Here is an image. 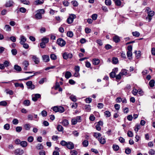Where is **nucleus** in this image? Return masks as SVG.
<instances>
[{"label": "nucleus", "mask_w": 155, "mask_h": 155, "mask_svg": "<svg viewBox=\"0 0 155 155\" xmlns=\"http://www.w3.org/2000/svg\"><path fill=\"white\" fill-rule=\"evenodd\" d=\"M136 57L137 58H138L141 55V52L140 51H135Z\"/></svg>", "instance_id": "nucleus-35"}, {"label": "nucleus", "mask_w": 155, "mask_h": 155, "mask_svg": "<svg viewBox=\"0 0 155 155\" xmlns=\"http://www.w3.org/2000/svg\"><path fill=\"white\" fill-rule=\"evenodd\" d=\"M32 58L36 64H38L39 63V59L36 56L33 55Z\"/></svg>", "instance_id": "nucleus-15"}, {"label": "nucleus", "mask_w": 155, "mask_h": 155, "mask_svg": "<svg viewBox=\"0 0 155 155\" xmlns=\"http://www.w3.org/2000/svg\"><path fill=\"white\" fill-rule=\"evenodd\" d=\"M14 3L12 1H9L6 2L5 5L6 7H10L12 6Z\"/></svg>", "instance_id": "nucleus-13"}, {"label": "nucleus", "mask_w": 155, "mask_h": 155, "mask_svg": "<svg viewBox=\"0 0 155 155\" xmlns=\"http://www.w3.org/2000/svg\"><path fill=\"white\" fill-rule=\"evenodd\" d=\"M14 69L18 72H20L21 71V68L19 66L16 64L14 65Z\"/></svg>", "instance_id": "nucleus-17"}, {"label": "nucleus", "mask_w": 155, "mask_h": 155, "mask_svg": "<svg viewBox=\"0 0 155 155\" xmlns=\"http://www.w3.org/2000/svg\"><path fill=\"white\" fill-rule=\"evenodd\" d=\"M71 3L73 6L74 7H76L78 6V2L76 1H72Z\"/></svg>", "instance_id": "nucleus-59"}, {"label": "nucleus", "mask_w": 155, "mask_h": 155, "mask_svg": "<svg viewBox=\"0 0 155 155\" xmlns=\"http://www.w3.org/2000/svg\"><path fill=\"white\" fill-rule=\"evenodd\" d=\"M50 58L52 60H55L57 59V56L54 54H52L50 55Z\"/></svg>", "instance_id": "nucleus-41"}, {"label": "nucleus", "mask_w": 155, "mask_h": 155, "mask_svg": "<svg viewBox=\"0 0 155 155\" xmlns=\"http://www.w3.org/2000/svg\"><path fill=\"white\" fill-rule=\"evenodd\" d=\"M3 64L5 67H7L9 66V64H10V62L8 61H5L4 62Z\"/></svg>", "instance_id": "nucleus-60"}, {"label": "nucleus", "mask_w": 155, "mask_h": 155, "mask_svg": "<svg viewBox=\"0 0 155 155\" xmlns=\"http://www.w3.org/2000/svg\"><path fill=\"white\" fill-rule=\"evenodd\" d=\"M73 57L72 54L71 53L64 52L63 54V57L64 59L67 60L68 58L71 59Z\"/></svg>", "instance_id": "nucleus-5"}, {"label": "nucleus", "mask_w": 155, "mask_h": 155, "mask_svg": "<svg viewBox=\"0 0 155 155\" xmlns=\"http://www.w3.org/2000/svg\"><path fill=\"white\" fill-rule=\"evenodd\" d=\"M15 85L16 87H20L22 88V89L24 88V85L22 83L19 84L18 83H16L15 84Z\"/></svg>", "instance_id": "nucleus-28"}, {"label": "nucleus", "mask_w": 155, "mask_h": 155, "mask_svg": "<svg viewBox=\"0 0 155 155\" xmlns=\"http://www.w3.org/2000/svg\"><path fill=\"white\" fill-rule=\"evenodd\" d=\"M81 121V117L78 116L75 117L71 120L72 124L74 125L77 124V122H80Z\"/></svg>", "instance_id": "nucleus-2"}, {"label": "nucleus", "mask_w": 155, "mask_h": 155, "mask_svg": "<svg viewBox=\"0 0 155 155\" xmlns=\"http://www.w3.org/2000/svg\"><path fill=\"white\" fill-rule=\"evenodd\" d=\"M118 61V59L117 58L114 57L112 59V62L113 64H116Z\"/></svg>", "instance_id": "nucleus-42"}, {"label": "nucleus", "mask_w": 155, "mask_h": 155, "mask_svg": "<svg viewBox=\"0 0 155 155\" xmlns=\"http://www.w3.org/2000/svg\"><path fill=\"white\" fill-rule=\"evenodd\" d=\"M15 130L17 132H20L22 130V127L21 126H18L16 128Z\"/></svg>", "instance_id": "nucleus-49"}, {"label": "nucleus", "mask_w": 155, "mask_h": 155, "mask_svg": "<svg viewBox=\"0 0 155 155\" xmlns=\"http://www.w3.org/2000/svg\"><path fill=\"white\" fill-rule=\"evenodd\" d=\"M127 136L129 137H132L133 136L132 132L130 131H128L127 133Z\"/></svg>", "instance_id": "nucleus-62"}, {"label": "nucleus", "mask_w": 155, "mask_h": 155, "mask_svg": "<svg viewBox=\"0 0 155 155\" xmlns=\"http://www.w3.org/2000/svg\"><path fill=\"white\" fill-rule=\"evenodd\" d=\"M132 93L134 95H136L138 93V90L135 88H134L132 91Z\"/></svg>", "instance_id": "nucleus-48"}, {"label": "nucleus", "mask_w": 155, "mask_h": 155, "mask_svg": "<svg viewBox=\"0 0 155 155\" xmlns=\"http://www.w3.org/2000/svg\"><path fill=\"white\" fill-rule=\"evenodd\" d=\"M57 129L59 131H62L63 130V127L61 125H58L57 127Z\"/></svg>", "instance_id": "nucleus-47"}, {"label": "nucleus", "mask_w": 155, "mask_h": 155, "mask_svg": "<svg viewBox=\"0 0 155 155\" xmlns=\"http://www.w3.org/2000/svg\"><path fill=\"white\" fill-rule=\"evenodd\" d=\"M91 106L90 105H85L84 107L85 110L87 112H89L91 110Z\"/></svg>", "instance_id": "nucleus-23"}, {"label": "nucleus", "mask_w": 155, "mask_h": 155, "mask_svg": "<svg viewBox=\"0 0 155 155\" xmlns=\"http://www.w3.org/2000/svg\"><path fill=\"white\" fill-rule=\"evenodd\" d=\"M127 57L129 59H131L132 58V51H127Z\"/></svg>", "instance_id": "nucleus-25"}, {"label": "nucleus", "mask_w": 155, "mask_h": 155, "mask_svg": "<svg viewBox=\"0 0 155 155\" xmlns=\"http://www.w3.org/2000/svg\"><path fill=\"white\" fill-rule=\"evenodd\" d=\"M23 153V150L20 149H17L14 151V153L15 155H22Z\"/></svg>", "instance_id": "nucleus-7"}, {"label": "nucleus", "mask_w": 155, "mask_h": 155, "mask_svg": "<svg viewBox=\"0 0 155 155\" xmlns=\"http://www.w3.org/2000/svg\"><path fill=\"white\" fill-rule=\"evenodd\" d=\"M41 41L46 44L49 42V38H44L41 39Z\"/></svg>", "instance_id": "nucleus-32"}, {"label": "nucleus", "mask_w": 155, "mask_h": 155, "mask_svg": "<svg viewBox=\"0 0 155 155\" xmlns=\"http://www.w3.org/2000/svg\"><path fill=\"white\" fill-rule=\"evenodd\" d=\"M68 142H66L64 140H62L61 141L60 144H61L63 146H67V144Z\"/></svg>", "instance_id": "nucleus-58"}, {"label": "nucleus", "mask_w": 155, "mask_h": 155, "mask_svg": "<svg viewBox=\"0 0 155 155\" xmlns=\"http://www.w3.org/2000/svg\"><path fill=\"white\" fill-rule=\"evenodd\" d=\"M18 122V120L17 119H14L12 120V123L14 125L17 124Z\"/></svg>", "instance_id": "nucleus-51"}, {"label": "nucleus", "mask_w": 155, "mask_h": 155, "mask_svg": "<svg viewBox=\"0 0 155 155\" xmlns=\"http://www.w3.org/2000/svg\"><path fill=\"white\" fill-rule=\"evenodd\" d=\"M133 35L136 37H138L139 36L140 34V33L138 31H134L132 32Z\"/></svg>", "instance_id": "nucleus-46"}, {"label": "nucleus", "mask_w": 155, "mask_h": 155, "mask_svg": "<svg viewBox=\"0 0 155 155\" xmlns=\"http://www.w3.org/2000/svg\"><path fill=\"white\" fill-rule=\"evenodd\" d=\"M71 155H77L78 152L75 150H71L70 152Z\"/></svg>", "instance_id": "nucleus-43"}, {"label": "nucleus", "mask_w": 155, "mask_h": 155, "mask_svg": "<svg viewBox=\"0 0 155 155\" xmlns=\"http://www.w3.org/2000/svg\"><path fill=\"white\" fill-rule=\"evenodd\" d=\"M46 81V78H42L39 81V83L41 84H42L45 81Z\"/></svg>", "instance_id": "nucleus-55"}, {"label": "nucleus", "mask_w": 155, "mask_h": 155, "mask_svg": "<svg viewBox=\"0 0 155 155\" xmlns=\"http://www.w3.org/2000/svg\"><path fill=\"white\" fill-rule=\"evenodd\" d=\"M105 4L107 5H111V2L110 0H105Z\"/></svg>", "instance_id": "nucleus-56"}, {"label": "nucleus", "mask_w": 155, "mask_h": 155, "mask_svg": "<svg viewBox=\"0 0 155 155\" xmlns=\"http://www.w3.org/2000/svg\"><path fill=\"white\" fill-rule=\"evenodd\" d=\"M57 43L60 46L63 47L65 45L66 42L63 39L59 38L58 39Z\"/></svg>", "instance_id": "nucleus-6"}, {"label": "nucleus", "mask_w": 155, "mask_h": 155, "mask_svg": "<svg viewBox=\"0 0 155 155\" xmlns=\"http://www.w3.org/2000/svg\"><path fill=\"white\" fill-rule=\"evenodd\" d=\"M78 107V104L76 103H73L71 106V107L73 109H76Z\"/></svg>", "instance_id": "nucleus-63"}, {"label": "nucleus", "mask_w": 155, "mask_h": 155, "mask_svg": "<svg viewBox=\"0 0 155 155\" xmlns=\"http://www.w3.org/2000/svg\"><path fill=\"white\" fill-rule=\"evenodd\" d=\"M40 97L41 95L39 94H35L34 96L32 97V100L34 101H36L38 100V99Z\"/></svg>", "instance_id": "nucleus-11"}, {"label": "nucleus", "mask_w": 155, "mask_h": 155, "mask_svg": "<svg viewBox=\"0 0 155 155\" xmlns=\"http://www.w3.org/2000/svg\"><path fill=\"white\" fill-rule=\"evenodd\" d=\"M20 11L22 13H25L26 12V9L23 7H21L19 8Z\"/></svg>", "instance_id": "nucleus-64"}, {"label": "nucleus", "mask_w": 155, "mask_h": 155, "mask_svg": "<svg viewBox=\"0 0 155 155\" xmlns=\"http://www.w3.org/2000/svg\"><path fill=\"white\" fill-rule=\"evenodd\" d=\"M22 65L24 66V69L25 70H27V68L29 65V63L28 61L26 60L24 61L22 63Z\"/></svg>", "instance_id": "nucleus-9"}, {"label": "nucleus", "mask_w": 155, "mask_h": 155, "mask_svg": "<svg viewBox=\"0 0 155 155\" xmlns=\"http://www.w3.org/2000/svg\"><path fill=\"white\" fill-rule=\"evenodd\" d=\"M93 136L94 137L98 139V138L101 137V134L97 132H94V134Z\"/></svg>", "instance_id": "nucleus-21"}, {"label": "nucleus", "mask_w": 155, "mask_h": 155, "mask_svg": "<svg viewBox=\"0 0 155 155\" xmlns=\"http://www.w3.org/2000/svg\"><path fill=\"white\" fill-rule=\"evenodd\" d=\"M154 84L155 81L153 79L151 80L149 82V85L151 87H153L154 86Z\"/></svg>", "instance_id": "nucleus-29"}, {"label": "nucleus", "mask_w": 155, "mask_h": 155, "mask_svg": "<svg viewBox=\"0 0 155 155\" xmlns=\"http://www.w3.org/2000/svg\"><path fill=\"white\" fill-rule=\"evenodd\" d=\"M21 145L23 147H25L27 145V143L26 141H22L20 143Z\"/></svg>", "instance_id": "nucleus-34"}, {"label": "nucleus", "mask_w": 155, "mask_h": 155, "mask_svg": "<svg viewBox=\"0 0 155 155\" xmlns=\"http://www.w3.org/2000/svg\"><path fill=\"white\" fill-rule=\"evenodd\" d=\"M148 153L150 155H154L155 151L154 150L151 149L149 151Z\"/></svg>", "instance_id": "nucleus-44"}, {"label": "nucleus", "mask_w": 155, "mask_h": 155, "mask_svg": "<svg viewBox=\"0 0 155 155\" xmlns=\"http://www.w3.org/2000/svg\"><path fill=\"white\" fill-rule=\"evenodd\" d=\"M154 12L153 11H150L147 12V16L146 18V20L150 22L151 20L152 17L154 15Z\"/></svg>", "instance_id": "nucleus-1"}, {"label": "nucleus", "mask_w": 155, "mask_h": 155, "mask_svg": "<svg viewBox=\"0 0 155 155\" xmlns=\"http://www.w3.org/2000/svg\"><path fill=\"white\" fill-rule=\"evenodd\" d=\"M98 140L99 142L102 144H104L106 142L105 139L102 137H101L98 138Z\"/></svg>", "instance_id": "nucleus-16"}, {"label": "nucleus", "mask_w": 155, "mask_h": 155, "mask_svg": "<svg viewBox=\"0 0 155 155\" xmlns=\"http://www.w3.org/2000/svg\"><path fill=\"white\" fill-rule=\"evenodd\" d=\"M36 147L38 150H40L43 148V146L41 144H38Z\"/></svg>", "instance_id": "nucleus-54"}, {"label": "nucleus", "mask_w": 155, "mask_h": 155, "mask_svg": "<svg viewBox=\"0 0 155 155\" xmlns=\"http://www.w3.org/2000/svg\"><path fill=\"white\" fill-rule=\"evenodd\" d=\"M76 18L75 15L74 14H71L69 15L68 18L67 20V21L68 24L72 23L74 19Z\"/></svg>", "instance_id": "nucleus-3"}, {"label": "nucleus", "mask_w": 155, "mask_h": 155, "mask_svg": "<svg viewBox=\"0 0 155 155\" xmlns=\"http://www.w3.org/2000/svg\"><path fill=\"white\" fill-rule=\"evenodd\" d=\"M10 125L8 124H5L4 126V129L7 130H9L10 129Z\"/></svg>", "instance_id": "nucleus-45"}, {"label": "nucleus", "mask_w": 155, "mask_h": 155, "mask_svg": "<svg viewBox=\"0 0 155 155\" xmlns=\"http://www.w3.org/2000/svg\"><path fill=\"white\" fill-rule=\"evenodd\" d=\"M41 114L43 117L46 116L47 115V112L45 110H43L41 112Z\"/></svg>", "instance_id": "nucleus-52"}, {"label": "nucleus", "mask_w": 155, "mask_h": 155, "mask_svg": "<svg viewBox=\"0 0 155 155\" xmlns=\"http://www.w3.org/2000/svg\"><path fill=\"white\" fill-rule=\"evenodd\" d=\"M24 127L26 130H29L31 128L30 125L29 124H24Z\"/></svg>", "instance_id": "nucleus-26"}, {"label": "nucleus", "mask_w": 155, "mask_h": 155, "mask_svg": "<svg viewBox=\"0 0 155 155\" xmlns=\"http://www.w3.org/2000/svg\"><path fill=\"white\" fill-rule=\"evenodd\" d=\"M131 152V150L129 148H127L125 149V153L127 154H130Z\"/></svg>", "instance_id": "nucleus-61"}, {"label": "nucleus", "mask_w": 155, "mask_h": 155, "mask_svg": "<svg viewBox=\"0 0 155 155\" xmlns=\"http://www.w3.org/2000/svg\"><path fill=\"white\" fill-rule=\"evenodd\" d=\"M113 40L115 43H118L120 41V39L119 36L115 35L113 37Z\"/></svg>", "instance_id": "nucleus-18"}, {"label": "nucleus", "mask_w": 155, "mask_h": 155, "mask_svg": "<svg viewBox=\"0 0 155 155\" xmlns=\"http://www.w3.org/2000/svg\"><path fill=\"white\" fill-rule=\"evenodd\" d=\"M42 58L44 61L45 62H48L50 60L49 57L48 55H44L42 56Z\"/></svg>", "instance_id": "nucleus-12"}, {"label": "nucleus", "mask_w": 155, "mask_h": 155, "mask_svg": "<svg viewBox=\"0 0 155 155\" xmlns=\"http://www.w3.org/2000/svg\"><path fill=\"white\" fill-rule=\"evenodd\" d=\"M5 29L6 31H10L11 30V28L9 25H6L5 26Z\"/></svg>", "instance_id": "nucleus-36"}, {"label": "nucleus", "mask_w": 155, "mask_h": 155, "mask_svg": "<svg viewBox=\"0 0 155 155\" xmlns=\"http://www.w3.org/2000/svg\"><path fill=\"white\" fill-rule=\"evenodd\" d=\"M115 5L118 6H120L121 5V2L120 0H113Z\"/></svg>", "instance_id": "nucleus-31"}, {"label": "nucleus", "mask_w": 155, "mask_h": 155, "mask_svg": "<svg viewBox=\"0 0 155 155\" xmlns=\"http://www.w3.org/2000/svg\"><path fill=\"white\" fill-rule=\"evenodd\" d=\"M112 148L114 150L117 151L119 150V147L117 145L114 144L113 145Z\"/></svg>", "instance_id": "nucleus-27"}, {"label": "nucleus", "mask_w": 155, "mask_h": 155, "mask_svg": "<svg viewBox=\"0 0 155 155\" xmlns=\"http://www.w3.org/2000/svg\"><path fill=\"white\" fill-rule=\"evenodd\" d=\"M44 2V0H36L34 2V4L35 5H39L43 4Z\"/></svg>", "instance_id": "nucleus-14"}, {"label": "nucleus", "mask_w": 155, "mask_h": 155, "mask_svg": "<svg viewBox=\"0 0 155 155\" xmlns=\"http://www.w3.org/2000/svg\"><path fill=\"white\" fill-rule=\"evenodd\" d=\"M67 36L71 38L73 36V33L71 31H68L67 33Z\"/></svg>", "instance_id": "nucleus-40"}, {"label": "nucleus", "mask_w": 155, "mask_h": 155, "mask_svg": "<svg viewBox=\"0 0 155 155\" xmlns=\"http://www.w3.org/2000/svg\"><path fill=\"white\" fill-rule=\"evenodd\" d=\"M20 43L21 44H23L25 43V42L26 41V38L22 35H21L20 37Z\"/></svg>", "instance_id": "nucleus-10"}, {"label": "nucleus", "mask_w": 155, "mask_h": 155, "mask_svg": "<svg viewBox=\"0 0 155 155\" xmlns=\"http://www.w3.org/2000/svg\"><path fill=\"white\" fill-rule=\"evenodd\" d=\"M105 115L107 117H110L111 115L109 111L106 110L104 112Z\"/></svg>", "instance_id": "nucleus-39"}, {"label": "nucleus", "mask_w": 155, "mask_h": 155, "mask_svg": "<svg viewBox=\"0 0 155 155\" xmlns=\"http://www.w3.org/2000/svg\"><path fill=\"white\" fill-rule=\"evenodd\" d=\"M116 74L114 71L111 72L110 74V77L111 78H114L116 75Z\"/></svg>", "instance_id": "nucleus-57"}, {"label": "nucleus", "mask_w": 155, "mask_h": 155, "mask_svg": "<svg viewBox=\"0 0 155 155\" xmlns=\"http://www.w3.org/2000/svg\"><path fill=\"white\" fill-rule=\"evenodd\" d=\"M83 146L84 147H87L88 145V141L87 140H84L82 143Z\"/></svg>", "instance_id": "nucleus-33"}, {"label": "nucleus", "mask_w": 155, "mask_h": 155, "mask_svg": "<svg viewBox=\"0 0 155 155\" xmlns=\"http://www.w3.org/2000/svg\"><path fill=\"white\" fill-rule=\"evenodd\" d=\"M66 147L69 149L71 150L74 148V145L72 142H68Z\"/></svg>", "instance_id": "nucleus-8"}, {"label": "nucleus", "mask_w": 155, "mask_h": 155, "mask_svg": "<svg viewBox=\"0 0 155 155\" xmlns=\"http://www.w3.org/2000/svg\"><path fill=\"white\" fill-rule=\"evenodd\" d=\"M58 112H59L60 113H62L64 112V109L63 107L61 106H58Z\"/></svg>", "instance_id": "nucleus-24"}, {"label": "nucleus", "mask_w": 155, "mask_h": 155, "mask_svg": "<svg viewBox=\"0 0 155 155\" xmlns=\"http://www.w3.org/2000/svg\"><path fill=\"white\" fill-rule=\"evenodd\" d=\"M85 101L86 103H90L92 101V99L91 98L88 97L85 99Z\"/></svg>", "instance_id": "nucleus-53"}, {"label": "nucleus", "mask_w": 155, "mask_h": 155, "mask_svg": "<svg viewBox=\"0 0 155 155\" xmlns=\"http://www.w3.org/2000/svg\"><path fill=\"white\" fill-rule=\"evenodd\" d=\"M61 123L63 126L65 127L67 126L69 124L68 120L66 119L63 120Z\"/></svg>", "instance_id": "nucleus-19"}, {"label": "nucleus", "mask_w": 155, "mask_h": 155, "mask_svg": "<svg viewBox=\"0 0 155 155\" xmlns=\"http://www.w3.org/2000/svg\"><path fill=\"white\" fill-rule=\"evenodd\" d=\"M100 62V60L98 59L94 58L93 59V64L95 65H98Z\"/></svg>", "instance_id": "nucleus-20"}, {"label": "nucleus", "mask_w": 155, "mask_h": 155, "mask_svg": "<svg viewBox=\"0 0 155 155\" xmlns=\"http://www.w3.org/2000/svg\"><path fill=\"white\" fill-rule=\"evenodd\" d=\"M39 12L36 13L35 15V18L37 19H40L42 18L41 14L45 13L44 10L43 9H40L38 11Z\"/></svg>", "instance_id": "nucleus-4"}, {"label": "nucleus", "mask_w": 155, "mask_h": 155, "mask_svg": "<svg viewBox=\"0 0 155 155\" xmlns=\"http://www.w3.org/2000/svg\"><path fill=\"white\" fill-rule=\"evenodd\" d=\"M71 76V74L70 72L67 71L66 72L65 74V77L66 78L68 79Z\"/></svg>", "instance_id": "nucleus-22"}, {"label": "nucleus", "mask_w": 155, "mask_h": 155, "mask_svg": "<svg viewBox=\"0 0 155 155\" xmlns=\"http://www.w3.org/2000/svg\"><path fill=\"white\" fill-rule=\"evenodd\" d=\"M71 100L74 102H76L77 101V99L75 96L71 95L70 97Z\"/></svg>", "instance_id": "nucleus-37"}, {"label": "nucleus", "mask_w": 155, "mask_h": 155, "mask_svg": "<svg viewBox=\"0 0 155 155\" xmlns=\"http://www.w3.org/2000/svg\"><path fill=\"white\" fill-rule=\"evenodd\" d=\"M122 76L126 75L127 74V70L125 69H122L121 71L120 72Z\"/></svg>", "instance_id": "nucleus-38"}, {"label": "nucleus", "mask_w": 155, "mask_h": 155, "mask_svg": "<svg viewBox=\"0 0 155 155\" xmlns=\"http://www.w3.org/2000/svg\"><path fill=\"white\" fill-rule=\"evenodd\" d=\"M11 52L13 55H15L17 53V51L16 49H14L11 50Z\"/></svg>", "instance_id": "nucleus-50"}, {"label": "nucleus", "mask_w": 155, "mask_h": 155, "mask_svg": "<svg viewBox=\"0 0 155 155\" xmlns=\"http://www.w3.org/2000/svg\"><path fill=\"white\" fill-rule=\"evenodd\" d=\"M23 104L26 106H29L30 104V101L28 100H26L24 101Z\"/></svg>", "instance_id": "nucleus-30"}]
</instances>
